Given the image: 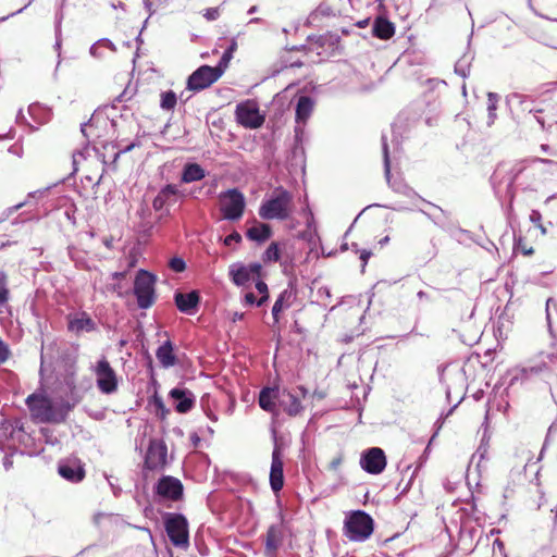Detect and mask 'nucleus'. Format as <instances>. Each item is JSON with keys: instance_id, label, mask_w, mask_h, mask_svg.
<instances>
[{"instance_id": "obj_1", "label": "nucleus", "mask_w": 557, "mask_h": 557, "mask_svg": "<svg viewBox=\"0 0 557 557\" xmlns=\"http://www.w3.org/2000/svg\"><path fill=\"white\" fill-rule=\"evenodd\" d=\"M26 404L32 416L44 423H61L66 419L71 410L69 403H54L50 398L38 394L29 395L26 399Z\"/></svg>"}, {"instance_id": "obj_2", "label": "nucleus", "mask_w": 557, "mask_h": 557, "mask_svg": "<svg viewBox=\"0 0 557 557\" xmlns=\"http://www.w3.org/2000/svg\"><path fill=\"white\" fill-rule=\"evenodd\" d=\"M294 209L293 194L283 187H277L262 201L258 213L263 220L286 221L292 218Z\"/></svg>"}, {"instance_id": "obj_3", "label": "nucleus", "mask_w": 557, "mask_h": 557, "mask_svg": "<svg viewBox=\"0 0 557 557\" xmlns=\"http://www.w3.org/2000/svg\"><path fill=\"white\" fill-rule=\"evenodd\" d=\"M77 347H65L59 351L55 362L57 379L62 382L67 388L72 389L75 386V377L77 372Z\"/></svg>"}, {"instance_id": "obj_4", "label": "nucleus", "mask_w": 557, "mask_h": 557, "mask_svg": "<svg viewBox=\"0 0 557 557\" xmlns=\"http://www.w3.org/2000/svg\"><path fill=\"white\" fill-rule=\"evenodd\" d=\"M373 532V519L364 511L358 510L345 519L344 534L355 542H363Z\"/></svg>"}, {"instance_id": "obj_5", "label": "nucleus", "mask_w": 557, "mask_h": 557, "mask_svg": "<svg viewBox=\"0 0 557 557\" xmlns=\"http://www.w3.org/2000/svg\"><path fill=\"white\" fill-rule=\"evenodd\" d=\"M166 534L176 547H187L189 532L187 519L181 513L168 512L163 517Z\"/></svg>"}, {"instance_id": "obj_6", "label": "nucleus", "mask_w": 557, "mask_h": 557, "mask_svg": "<svg viewBox=\"0 0 557 557\" xmlns=\"http://www.w3.org/2000/svg\"><path fill=\"white\" fill-rule=\"evenodd\" d=\"M154 283L156 276L146 270H139L134 282V294L137 298L138 307L141 309L150 308L154 302Z\"/></svg>"}, {"instance_id": "obj_7", "label": "nucleus", "mask_w": 557, "mask_h": 557, "mask_svg": "<svg viewBox=\"0 0 557 557\" xmlns=\"http://www.w3.org/2000/svg\"><path fill=\"white\" fill-rule=\"evenodd\" d=\"M222 74L223 67H221V65H201L189 75L187 79V89L196 92L201 91L214 84Z\"/></svg>"}, {"instance_id": "obj_8", "label": "nucleus", "mask_w": 557, "mask_h": 557, "mask_svg": "<svg viewBox=\"0 0 557 557\" xmlns=\"http://www.w3.org/2000/svg\"><path fill=\"white\" fill-rule=\"evenodd\" d=\"M221 211L224 219L230 221L239 220L245 210V197L236 188L228 189L220 195Z\"/></svg>"}, {"instance_id": "obj_9", "label": "nucleus", "mask_w": 557, "mask_h": 557, "mask_svg": "<svg viewBox=\"0 0 557 557\" xmlns=\"http://www.w3.org/2000/svg\"><path fill=\"white\" fill-rule=\"evenodd\" d=\"M236 122L250 129L259 128L264 123V115L260 113L257 102L246 100L236 106Z\"/></svg>"}, {"instance_id": "obj_10", "label": "nucleus", "mask_w": 557, "mask_h": 557, "mask_svg": "<svg viewBox=\"0 0 557 557\" xmlns=\"http://www.w3.org/2000/svg\"><path fill=\"white\" fill-rule=\"evenodd\" d=\"M94 373L97 387L101 393L109 395L117 389V375L104 357L96 363Z\"/></svg>"}, {"instance_id": "obj_11", "label": "nucleus", "mask_w": 557, "mask_h": 557, "mask_svg": "<svg viewBox=\"0 0 557 557\" xmlns=\"http://www.w3.org/2000/svg\"><path fill=\"white\" fill-rule=\"evenodd\" d=\"M360 466L368 473H382L386 467V457L383 449L372 447L363 451L360 458Z\"/></svg>"}, {"instance_id": "obj_12", "label": "nucleus", "mask_w": 557, "mask_h": 557, "mask_svg": "<svg viewBox=\"0 0 557 557\" xmlns=\"http://www.w3.org/2000/svg\"><path fill=\"white\" fill-rule=\"evenodd\" d=\"M168 447L160 440H151L145 458V466L149 470H161L166 465Z\"/></svg>"}, {"instance_id": "obj_13", "label": "nucleus", "mask_w": 557, "mask_h": 557, "mask_svg": "<svg viewBox=\"0 0 557 557\" xmlns=\"http://www.w3.org/2000/svg\"><path fill=\"white\" fill-rule=\"evenodd\" d=\"M67 331L81 335L97 330V323L90 318L86 311H77L66 315Z\"/></svg>"}, {"instance_id": "obj_14", "label": "nucleus", "mask_w": 557, "mask_h": 557, "mask_svg": "<svg viewBox=\"0 0 557 557\" xmlns=\"http://www.w3.org/2000/svg\"><path fill=\"white\" fill-rule=\"evenodd\" d=\"M156 492L164 499L178 500L183 495V484L174 476L164 475L159 479Z\"/></svg>"}, {"instance_id": "obj_15", "label": "nucleus", "mask_w": 557, "mask_h": 557, "mask_svg": "<svg viewBox=\"0 0 557 557\" xmlns=\"http://www.w3.org/2000/svg\"><path fill=\"white\" fill-rule=\"evenodd\" d=\"M184 195L176 185L168 184L160 189L158 195L152 201V207L156 211L169 210L170 207L174 206L180 198Z\"/></svg>"}, {"instance_id": "obj_16", "label": "nucleus", "mask_w": 557, "mask_h": 557, "mask_svg": "<svg viewBox=\"0 0 557 557\" xmlns=\"http://www.w3.org/2000/svg\"><path fill=\"white\" fill-rule=\"evenodd\" d=\"M169 396L173 399L175 410L180 413H186L190 411L196 401L194 393L185 387L172 388L169 393Z\"/></svg>"}, {"instance_id": "obj_17", "label": "nucleus", "mask_w": 557, "mask_h": 557, "mask_svg": "<svg viewBox=\"0 0 557 557\" xmlns=\"http://www.w3.org/2000/svg\"><path fill=\"white\" fill-rule=\"evenodd\" d=\"M284 484V474H283V460L281 456V450L277 445H275L272 453V462L270 470V485L273 492H278L282 490Z\"/></svg>"}, {"instance_id": "obj_18", "label": "nucleus", "mask_w": 557, "mask_h": 557, "mask_svg": "<svg viewBox=\"0 0 557 557\" xmlns=\"http://www.w3.org/2000/svg\"><path fill=\"white\" fill-rule=\"evenodd\" d=\"M174 300L181 312L194 314L197 311L200 297L197 290H191L189 293H176Z\"/></svg>"}, {"instance_id": "obj_19", "label": "nucleus", "mask_w": 557, "mask_h": 557, "mask_svg": "<svg viewBox=\"0 0 557 557\" xmlns=\"http://www.w3.org/2000/svg\"><path fill=\"white\" fill-rule=\"evenodd\" d=\"M280 406L290 417L298 416L304 410L299 395L286 389H283L281 393Z\"/></svg>"}, {"instance_id": "obj_20", "label": "nucleus", "mask_w": 557, "mask_h": 557, "mask_svg": "<svg viewBox=\"0 0 557 557\" xmlns=\"http://www.w3.org/2000/svg\"><path fill=\"white\" fill-rule=\"evenodd\" d=\"M59 474L73 483L81 482L85 476V471L76 460L61 462L58 467Z\"/></svg>"}, {"instance_id": "obj_21", "label": "nucleus", "mask_w": 557, "mask_h": 557, "mask_svg": "<svg viewBox=\"0 0 557 557\" xmlns=\"http://www.w3.org/2000/svg\"><path fill=\"white\" fill-rule=\"evenodd\" d=\"M282 391L272 387H264L259 394V406L268 411L275 412L276 401L280 403Z\"/></svg>"}, {"instance_id": "obj_22", "label": "nucleus", "mask_w": 557, "mask_h": 557, "mask_svg": "<svg viewBox=\"0 0 557 557\" xmlns=\"http://www.w3.org/2000/svg\"><path fill=\"white\" fill-rule=\"evenodd\" d=\"M314 108V101L308 96H301L298 99L296 106V123L297 125L306 124L308 119L310 117ZM296 133L299 131V126L295 128Z\"/></svg>"}, {"instance_id": "obj_23", "label": "nucleus", "mask_w": 557, "mask_h": 557, "mask_svg": "<svg viewBox=\"0 0 557 557\" xmlns=\"http://www.w3.org/2000/svg\"><path fill=\"white\" fill-rule=\"evenodd\" d=\"M296 298V293L293 290V288H285L281 292L277 299L275 300L273 307H272V315L274 319V322H278L280 320V313L289 308L293 304V301Z\"/></svg>"}, {"instance_id": "obj_24", "label": "nucleus", "mask_w": 557, "mask_h": 557, "mask_svg": "<svg viewBox=\"0 0 557 557\" xmlns=\"http://www.w3.org/2000/svg\"><path fill=\"white\" fill-rule=\"evenodd\" d=\"M282 530L277 525H271L267 532L265 550L270 557H274L277 548L282 544Z\"/></svg>"}, {"instance_id": "obj_25", "label": "nucleus", "mask_w": 557, "mask_h": 557, "mask_svg": "<svg viewBox=\"0 0 557 557\" xmlns=\"http://www.w3.org/2000/svg\"><path fill=\"white\" fill-rule=\"evenodd\" d=\"M372 33L375 37L386 40L394 36L395 27L388 20L377 17L373 23Z\"/></svg>"}, {"instance_id": "obj_26", "label": "nucleus", "mask_w": 557, "mask_h": 557, "mask_svg": "<svg viewBox=\"0 0 557 557\" xmlns=\"http://www.w3.org/2000/svg\"><path fill=\"white\" fill-rule=\"evenodd\" d=\"M173 350V345L170 341H166L157 349L156 356L163 368H170L176 363Z\"/></svg>"}, {"instance_id": "obj_27", "label": "nucleus", "mask_w": 557, "mask_h": 557, "mask_svg": "<svg viewBox=\"0 0 557 557\" xmlns=\"http://www.w3.org/2000/svg\"><path fill=\"white\" fill-rule=\"evenodd\" d=\"M431 206L433 207L435 212H426L423 210H421V212L425 214L438 227L443 230H448L453 225L448 213L435 205Z\"/></svg>"}, {"instance_id": "obj_28", "label": "nucleus", "mask_w": 557, "mask_h": 557, "mask_svg": "<svg viewBox=\"0 0 557 557\" xmlns=\"http://www.w3.org/2000/svg\"><path fill=\"white\" fill-rule=\"evenodd\" d=\"M206 176V171L197 163H187L182 173L183 183H193L202 180Z\"/></svg>"}, {"instance_id": "obj_29", "label": "nucleus", "mask_w": 557, "mask_h": 557, "mask_svg": "<svg viewBox=\"0 0 557 557\" xmlns=\"http://www.w3.org/2000/svg\"><path fill=\"white\" fill-rule=\"evenodd\" d=\"M230 276L233 283L237 286L246 285L251 278L245 265L240 263H233L228 269Z\"/></svg>"}, {"instance_id": "obj_30", "label": "nucleus", "mask_w": 557, "mask_h": 557, "mask_svg": "<svg viewBox=\"0 0 557 557\" xmlns=\"http://www.w3.org/2000/svg\"><path fill=\"white\" fill-rule=\"evenodd\" d=\"M271 236V227L268 224L260 223L247 231V237L256 242H264Z\"/></svg>"}, {"instance_id": "obj_31", "label": "nucleus", "mask_w": 557, "mask_h": 557, "mask_svg": "<svg viewBox=\"0 0 557 557\" xmlns=\"http://www.w3.org/2000/svg\"><path fill=\"white\" fill-rule=\"evenodd\" d=\"M29 115L38 123L44 124L50 120L51 112L49 109L42 108L38 103H33L28 107Z\"/></svg>"}, {"instance_id": "obj_32", "label": "nucleus", "mask_w": 557, "mask_h": 557, "mask_svg": "<svg viewBox=\"0 0 557 557\" xmlns=\"http://www.w3.org/2000/svg\"><path fill=\"white\" fill-rule=\"evenodd\" d=\"M10 300L9 280L4 271L0 270V309L5 307Z\"/></svg>"}, {"instance_id": "obj_33", "label": "nucleus", "mask_w": 557, "mask_h": 557, "mask_svg": "<svg viewBox=\"0 0 557 557\" xmlns=\"http://www.w3.org/2000/svg\"><path fill=\"white\" fill-rule=\"evenodd\" d=\"M473 57L469 53L463 54L455 64V72L461 77H467L470 73V66Z\"/></svg>"}, {"instance_id": "obj_34", "label": "nucleus", "mask_w": 557, "mask_h": 557, "mask_svg": "<svg viewBox=\"0 0 557 557\" xmlns=\"http://www.w3.org/2000/svg\"><path fill=\"white\" fill-rule=\"evenodd\" d=\"M100 48H107L113 52L116 51V48H115V45L108 38H102V39H99L97 42H95L91 47H90V54L95 58H102L103 54L102 53H98V49Z\"/></svg>"}, {"instance_id": "obj_35", "label": "nucleus", "mask_w": 557, "mask_h": 557, "mask_svg": "<svg viewBox=\"0 0 557 557\" xmlns=\"http://www.w3.org/2000/svg\"><path fill=\"white\" fill-rule=\"evenodd\" d=\"M176 101H177V98H176L175 92L172 90H168V91H164L161 94L160 107L163 110L171 111L175 108Z\"/></svg>"}, {"instance_id": "obj_36", "label": "nucleus", "mask_w": 557, "mask_h": 557, "mask_svg": "<svg viewBox=\"0 0 557 557\" xmlns=\"http://www.w3.org/2000/svg\"><path fill=\"white\" fill-rule=\"evenodd\" d=\"M264 262H276L280 259V249L276 243H272L263 253Z\"/></svg>"}, {"instance_id": "obj_37", "label": "nucleus", "mask_w": 557, "mask_h": 557, "mask_svg": "<svg viewBox=\"0 0 557 557\" xmlns=\"http://www.w3.org/2000/svg\"><path fill=\"white\" fill-rule=\"evenodd\" d=\"M498 95L494 92L487 94V111H488V117H490V124L494 122L496 116V109H497V102H498Z\"/></svg>"}, {"instance_id": "obj_38", "label": "nucleus", "mask_w": 557, "mask_h": 557, "mask_svg": "<svg viewBox=\"0 0 557 557\" xmlns=\"http://www.w3.org/2000/svg\"><path fill=\"white\" fill-rule=\"evenodd\" d=\"M256 288L258 290V293L261 295V297L258 299V301L256 302V306L257 307H261L263 306L268 299H269V290H268V285L262 282V281H258L256 283Z\"/></svg>"}, {"instance_id": "obj_39", "label": "nucleus", "mask_w": 557, "mask_h": 557, "mask_svg": "<svg viewBox=\"0 0 557 557\" xmlns=\"http://www.w3.org/2000/svg\"><path fill=\"white\" fill-rule=\"evenodd\" d=\"M382 149H383V158H384V170L386 177L389 176L391 164H389V153H388V145L387 138L385 135L382 136Z\"/></svg>"}, {"instance_id": "obj_40", "label": "nucleus", "mask_w": 557, "mask_h": 557, "mask_svg": "<svg viewBox=\"0 0 557 557\" xmlns=\"http://www.w3.org/2000/svg\"><path fill=\"white\" fill-rule=\"evenodd\" d=\"M62 14H57V17H55V44H54V48L55 50L58 51V55L60 57V51H61V45H62V39H61V22H62Z\"/></svg>"}, {"instance_id": "obj_41", "label": "nucleus", "mask_w": 557, "mask_h": 557, "mask_svg": "<svg viewBox=\"0 0 557 557\" xmlns=\"http://www.w3.org/2000/svg\"><path fill=\"white\" fill-rule=\"evenodd\" d=\"M151 403L154 406L157 412L161 413L162 418L169 413V409L165 407L163 399L158 394L153 395Z\"/></svg>"}, {"instance_id": "obj_42", "label": "nucleus", "mask_w": 557, "mask_h": 557, "mask_svg": "<svg viewBox=\"0 0 557 557\" xmlns=\"http://www.w3.org/2000/svg\"><path fill=\"white\" fill-rule=\"evenodd\" d=\"M169 265L174 272L177 273L183 272L186 268L185 261L178 257L172 258L169 262Z\"/></svg>"}, {"instance_id": "obj_43", "label": "nucleus", "mask_w": 557, "mask_h": 557, "mask_svg": "<svg viewBox=\"0 0 557 557\" xmlns=\"http://www.w3.org/2000/svg\"><path fill=\"white\" fill-rule=\"evenodd\" d=\"M11 350L7 343L0 338V363H4L9 360Z\"/></svg>"}, {"instance_id": "obj_44", "label": "nucleus", "mask_w": 557, "mask_h": 557, "mask_svg": "<svg viewBox=\"0 0 557 557\" xmlns=\"http://www.w3.org/2000/svg\"><path fill=\"white\" fill-rule=\"evenodd\" d=\"M533 162H541L548 166L547 172L549 173H556L557 172V161L549 160V159H543V158H535L533 159Z\"/></svg>"}, {"instance_id": "obj_45", "label": "nucleus", "mask_w": 557, "mask_h": 557, "mask_svg": "<svg viewBox=\"0 0 557 557\" xmlns=\"http://www.w3.org/2000/svg\"><path fill=\"white\" fill-rule=\"evenodd\" d=\"M25 202H20L15 206L9 207L0 216V223L5 221L8 218H10L14 212L20 210L22 207H24Z\"/></svg>"}, {"instance_id": "obj_46", "label": "nucleus", "mask_w": 557, "mask_h": 557, "mask_svg": "<svg viewBox=\"0 0 557 557\" xmlns=\"http://www.w3.org/2000/svg\"><path fill=\"white\" fill-rule=\"evenodd\" d=\"M509 99L511 102H517L521 107H523V110H529L530 112L532 111L531 109L528 108V106H524L527 102V97L524 95L516 92V94L510 95Z\"/></svg>"}, {"instance_id": "obj_47", "label": "nucleus", "mask_w": 557, "mask_h": 557, "mask_svg": "<svg viewBox=\"0 0 557 557\" xmlns=\"http://www.w3.org/2000/svg\"><path fill=\"white\" fill-rule=\"evenodd\" d=\"M246 270L248 271L251 278H255L256 276H259L261 271V264L260 263H250L248 265H245Z\"/></svg>"}, {"instance_id": "obj_48", "label": "nucleus", "mask_w": 557, "mask_h": 557, "mask_svg": "<svg viewBox=\"0 0 557 557\" xmlns=\"http://www.w3.org/2000/svg\"><path fill=\"white\" fill-rule=\"evenodd\" d=\"M242 239V236L237 233V232H234L230 235H227L224 239V244L226 246H231L233 245L234 243H239Z\"/></svg>"}, {"instance_id": "obj_49", "label": "nucleus", "mask_w": 557, "mask_h": 557, "mask_svg": "<svg viewBox=\"0 0 557 557\" xmlns=\"http://www.w3.org/2000/svg\"><path fill=\"white\" fill-rule=\"evenodd\" d=\"M220 13H219V10L216 8H209L206 10L203 16L208 20V21H215L218 17H219Z\"/></svg>"}, {"instance_id": "obj_50", "label": "nucleus", "mask_w": 557, "mask_h": 557, "mask_svg": "<svg viewBox=\"0 0 557 557\" xmlns=\"http://www.w3.org/2000/svg\"><path fill=\"white\" fill-rule=\"evenodd\" d=\"M554 309L557 311V301L553 298H548L546 301V318L548 323L550 322V309Z\"/></svg>"}, {"instance_id": "obj_51", "label": "nucleus", "mask_w": 557, "mask_h": 557, "mask_svg": "<svg viewBox=\"0 0 557 557\" xmlns=\"http://www.w3.org/2000/svg\"><path fill=\"white\" fill-rule=\"evenodd\" d=\"M318 296L322 301L329 300L331 298V290L329 287L323 286L318 289Z\"/></svg>"}, {"instance_id": "obj_52", "label": "nucleus", "mask_w": 557, "mask_h": 557, "mask_svg": "<svg viewBox=\"0 0 557 557\" xmlns=\"http://www.w3.org/2000/svg\"><path fill=\"white\" fill-rule=\"evenodd\" d=\"M231 58H232L231 51H225L218 65H221V67H223V71H224L226 69L227 63L230 62Z\"/></svg>"}, {"instance_id": "obj_53", "label": "nucleus", "mask_w": 557, "mask_h": 557, "mask_svg": "<svg viewBox=\"0 0 557 557\" xmlns=\"http://www.w3.org/2000/svg\"><path fill=\"white\" fill-rule=\"evenodd\" d=\"M370 257H371V251L366 250V249L360 251V259L362 261V272L364 271V268H366Z\"/></svg>"}, {"instance_id": "obj_54", "label": "nucleus", "mask_w": 557, "mask_h": 557, "mask_svg": "<svg viewBox=\"0 0 557 557\" xmlns=\"http://www.w3.org/2000/svg\"><path fill=\"white\" fill-rule=\"evenodd\" d=\"M245 305H256L258 301L253 293H247L244 297Z\"/></svg>"}, {"instance_id": "obj_55", "label": "nucleus", "mask_w": 557, "mask_h": 557, "mask_svg": "<svg viewBox=\"0 0 557 557\" xmlns=\"http://www.w3.org/2000/svg\"><path fill=\"white\" fill-rule=\"evenodd\" d=\"M40 361L41 362H40V370H39V372H40V375H44V373L46 371V366H45V363H46V355H45V347L44 346L41 348Z\"/></svg>"}, {"instance_id": "obj_56", "label": "nucleus", "mask_w": 557, "mask_h": 557, "mask_svg": "<svg viewBox=\"0 0 557 557\" xmlns=\"http://www.w3.org/2000/svg\"><path fill=\"white\" fill-rule=\"evenodd\" d=\"M144 4H145V8L150 12V14L153 13V10H152V1L151 0H144Z\"/></svg>"}, {"instance_id": "obj_57", "label": "nucleus", "mask_w": 557, "mask_h": 557, "mask_svg": "<svg viewBox=\"0 0 557 557\" xmlns=\"http://www.w3.org/2000/svg\"><path fill=\"white\" fill-rule=\"evenodd\" d=\"M530 218L532 222H536L541 220V214L537 211H533Z\"/></svg>"}, {"instance_id": "obj_58", "label": "nucleus", "mask_w": 557, "mask_h": 557, "mask_svg": "<svg viewBox=\"0 0 557 557\" xmlns=\"http://www.w3.org/2000/svg\"><path fill=\"white\" fill-rule=\"evenodd\" d=\"M417 297H418L420 300H423V299H426V300H428V299H429V295H428L425 292H423V290L418 292V293H417Z\"/></svg>"}, {"instance_id": "obj_59", "label": "nucleus", "mask_w": 557, "mask_h": 557, "mask_svg": "<svg viewBox=\"0 0 557 557\" xmlns=\"http://www.w3.org/2000/svg\"><path fill=\"white\" fill-rule=\"evenodd\" d=\"M125 275H126V273H125V272H115V273H113V277H114L115 280L124 278V277H125Z\"/></svg>"}, {"instance_id": "obj_60", "label": "nucleus", "mask_w": 557, "mask_h": 557, "mask_svg": "<svg viewBox=\"0 0 557 557\" xmlns=\"http://www.w3.org/2000/svg\"><path fill=\"white\" fill-rule=\"evenodd\" d=\"M299 393L301 394V397L305 398L308 394V391L304 386L298 387Z\"/></svg>"}, {"instance_id": "obj_61", "label": "nucleus", "mask_w": 557, "mask_h": 557, "mask_svg": "<svg viewBox=\"0 0 557 557\" xmlns=\"http://www.w3.org/2000/svg\"><path fill=\"white\" fill-rule=\"evenodd\" d=\"M3 466L7 470L12 466V462L10 461V459L8 457L4 458Z\"/></svg>"}, {"instance_id": "obj_62", "label": "nucleus", "mask_w": 557, "mask_h": 557, "mask_svg": "<svg viewBox=\"0 0 557 557\" xmlns=\"http://www.w3.org/2000/svg\"><path fill=\"white\" fill-rule=\"evenodd\" d=\"M535 117H536V121L540 123L541 127L544 129L545 128V121L542 117H540V116L535 115Z\"/></svg>"}, {"instance_id": "obj_63", "label": "nucleus", "mask_w": 557, "mask_h": 557, "mask_svg": "<svg viewBox=\"0 0 557 557\" xmlns=\"http://www.w3.org/2000/svg\"><path fill=\"white\" fill-rule=\"evenodd\" d=\"M313 397H317L319 399H322L324 397L323 393H320V392H314L313 393Z\"/></svg>"}, {"instance_id": "obj_64", "label": "nucleus", "mask_w": 557, "mask_h": 557, "mask_svg": "<svg viewBox=\"0 0 557 557\" xmlns=\"http://www.w3.org/2000/svg\"><path fill=\"white\" fill-rule=\"evenodd\" d=\"M541 150H542L543 152H547V151L549 150L548 145H545V144L541 145Z\"/></svg>"}]
</instances>
